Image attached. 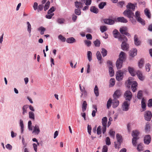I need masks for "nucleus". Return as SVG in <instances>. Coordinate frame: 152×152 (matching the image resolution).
<instances>
[{"mask_svg": "<svg viewBox=\"0 0 152 152\" xmlns=\"http://www.w3.org/2000/svg\"><path fill=\"white\" fill-rule=\"evenodd\" d=\"M127 10H132L133 11H134L135 9V6L134 4L129 3L126 6Z\"/></svg>", "mask_w": 152, "mask_h": 152, "instance_id": "17", "label": "nucleus"}, {"mask_svg": "<svg viewBox=\"0 0 152 152\" xmlns=\"http://www.w3.org/2000/svg\"><path fill=\"white\" fill-rule=\"evenodd\" d=\"M121 142H114V146L115 148L116 149H119L121 146Z\"/></svg>", "mask_w": 152, "mask_h": 152, "instance_id": "38", "label": "nucleus"}, {"mask_svg": "<svg viewBox=\"0 0 152 152\" xmlns=\"http://www.w3.org/2000/svg\"><path fill=\"white\" fill-rule=\"evenodd\" d=\"M97 58L98 61H100L102 59V56L99 51H97L96 53Z\"/></svg>", "mask_w": 152, "mask_h": 152, "instance_id": "47", "label": "nucleus"}, {"mask_svg": "<svg viewBox=\"0 0 152 152\" xmlns=\"http://www.w3.org/2000/svg\"><path fill=\"white\" fill-rule=\"evenodd\" d=\"M58 38L59 39L63 42H64L66 41V38L61 34H60L58 36Z\"/></svg>", "mask_w": 152, "mask_h": 152, "instance_id": "50", "label": "nucleus"}, {"mask_svg": "<svg viewBox=\"0 0 152 152\" xmlns=\"http://www.w3.org/2000/svg\"><path fill=\"white\" fill-rule=\"evenodd\" d=\"M109 71L110 76H114V72L112 67H109Z\"/></svg>", "mask_w": 152, "mask_h": 152, "instance_id": "33", "label": "nucleus"}, {"mask_svg": "<svg viewBox=\"0 0 152 152\" xmlns=\"http://www.w3.org/2000/svg\"><path fill=\"white\" fill-rule=\"evenodd\" d=\"M140 12L137 11L135 12V17L138 22L140 23L143 25L145 24L144 20L142 19L140 17Z\"/></svg>", "mask_w": 152, "mask_h": 152, "instance_id": "4", "label": "nucleus"}, {"mask_svg": "<svg viewBox=\"0 0 152 152\" xmlns=\"http://www.w3.org/2000/svg\"><path fill=\"white\" fill-rule=\"evenodd\" d=\"M115 80L114 79L111 78L110 79V86H113L115 85Z\"/></svg>", "mask_w": 152, "mask_h": 152, "instance_id": "55", "label": "nucleus"}, {"mask_svg": "<svg viewBox=\"0 0 152 152\" xmlns=\"http://www.w3.org/2000/svg\"><path fill=\"white\" fill-rule=\"evenodd\" d=\"M87 58L89 61L92 60V53L91 51H88L87 53Z\"/></svg>", "mask_w": 152, "mask_h": 152, "instance_id": "28", "label": "nucleus"}, {"mask_svg": "<svg viewBox=\"0 0 152 152\" xmlns=\"http://www.w3.org/2000/svg\"><path fill=\"white\" fill-rule=\"evenodd\" d=\"M151 137L149 135L145 136L144 138V142L145 144H148L150 142Z\"/></svg>", "mask_w": 152, "mask_h": 152, "instance_id": "16", "label": "nucleus"}, {"mask_svg": "<svg viewBox=\"0 0 152 152\" xmlns=\"http://www.w3.org/2000/svg\"><path fill=\"white\" fill-rule=\"evenodd\" d=\"M119 41L122 42L121 45V49L124 50L128 51L129 50V44L127 43L128 41L127 37L125 36H124L123 38Z\"/></svg>", "mask_w": 152, "mask_h": 152, "instance_id": "2", "label": "nucleus"}, {"mask_svg": "<svg viewBox=\"0 0 152 152\" xmlns=\"http://www.w3.org/2000/svg\"><path fill=\"white\" fill-rule=\"evenodd\" d=\"M29 118L33 120H34V114L32 112H30L29 113Z\"/></svg>", "mask_w": 152, "mask_h": 152, "instance_id": "45", "label": "nucleus"}, {"mask_svg": "<svg viewBox=\"0 0 152 152\" xmlns=\"http://www.w3.org/2000/svg\"><path fill=\"white\" fill-rule=\"evenodd\" d=\"M123 61L120 59H117L116 62V66L118 69H120L122 67Z\"/></svg>", "mask_w": 152, "mask_h": 152, "instance_id": "12", "label": "nucleus"}, {"mask_svg": "<svg viewBox=\"0 0 152 152\" xmlns=\"http://www.w3.org/2000/svg\"><path fill=\"white\" fill-rule=\"evenodd\" d=\"M137 50L136 48L133 49L130 51V55L132 57H134L137 54Z\"/></svg>", "mask_w": 152, "mask_h": 152, "instance_id": "24", "label": "nucleus"}, {"mask_svg": "<svg viewBox=\"0 0 152 152\" xmlns=\"http://www.w3.org/2000/svg\"><path fill=\"white\" fill-rule=\"evenodd\" d=\"M150 125L148 122L147 123L145 126V130L146 132H148L150 131Z\"/></svg>", "mask_w": 152, "mask_h": 152, "instance_id": "40", "label": "nucleus"}, {"mask_svg": "<svg viewBox=\"0 0 152 152\" xmlns=\"http://www.w3.org/2000/svg\"><path fill=\"white\" fill-rule=\"evenodd\" d=\"M55 10V8L54 7H52L48 11V14H52L53 12Z\"/></svg>", "mask_w": 152, "mask_h": 152, "instance_id": "57", "label": "nucleus"}, {"mask_svg": "<svg viewBox=\"0 0 152 152\" xmlns=\"http://www.w3.org/2000/svg\"><path fill=\"white\" fill-rule=\"evenodd\" d=\"M84 42L86 45L88 47L90 46L91 44V42L88 40H86L84 41Z\"/></svg>", "mask_w": 152, "mask_h": 152, "instance_id": "56", "label": "nucleus"}, {"mask_svg": "<svg viewBox=\"0 0 152 152\" xmlns=\"http://www.w3.org/2000/svg\"><path fill=\"white\" fill-rule=\"evenodd\" d=\"M112 103V100L110 99H109L107 102V106L108 109L111 107V104Z\"/></svg>", "mask_w": 152, "mask_h": 152, "instance_id": "46", "label": "nucleus"}, {"mask_svg": "<svg viewBox=\"0 0 152 152\" xmlns=\"http://www.w3.org/2000/svg\"><path fill=\"white\" fill-rule=\"evenodd\" d=\"M113 107L115 108L117 107L119 105V101L117 99H114L112 102Z\"/></svg>", "mask_w": 152, "mask_h": 152, "instance_id": "18", "label": "nucleus"}, {"mask_svg": "<svg viewBox=\"0 0 152 152\" xmlns=\"http://www.w3.org/2000/svg\"><path fill=\"white\" fill-rule=\"evenodd\" d=\"M26 24L27 25V31L30 34L31 29V25L28 21L26 22Z\"/></svg>", "mask_w": 152, "mask_h": 152, "instance_id": "35", "label": "nucleus"}, {"mask_svg": "<svg viewBox=\"0 0 152 152\" xmlns=\"http://www.w3.org/2000/svg\"><path fill=\"white\" fill-rule=\"evenodd\" d=\"M66 42L69 43H72L76 42L75 39L73 37H69L66 40Z\"/></svg>", "mask_w": 152, "mask_h": 152, "instance_id": "25", "label": "nucleus"}, {"mask_svg": "<svg viewBox=\"0 0 152 152\" xmlns=\"http://www.w3.org/2000/svg\"><path fill=\"white\" fill-rule=\"evenodd\" d=\"M106 4V2H101L99 4V7L100 9H102Z\"/></svg>", "mask_w": 152, "mask_h": 152, "instance_id": "37", "label": "nucleus"}, {"mask_svg": "<svg viewBox=\"0 0 152 152\" xmlns=\"http://www.w3.org/2000/svg\"><path fill=\"white\" fill-rule=\"evenodd\" d=\"M116 20L118 22L123 23H126L128 22L127 20L124 17H118Z\"/></svg>", "mask_w": 152, "mask_h": 152, "instance_id": "22", "label": "nucleus"}, {"mask_svg": "<svg viewBox=\"0 0 152 152\" xmlns=\"http://www.w3.org/2000/svg\"><path fill=\"white\" fill-rule=\"evenodd\" d=\"M123 14L125 16L129 18L130 20L131 18H133L134 16V13L131 10L127 9L124 11Z\"/></svg>", "mask_w": 152, "mask_h": 152, "instance_id": "5", "label": "nucleus"}, {"mask_svg": "<svg viewBox=\"0 0 152 152\" xmlns=\"http://www.w3.org/2000/svg\"><path fill=\"white\" fill-rule=\"evenodd\" d=\"M101 52L103 57H105L107 55V50L103 48H102V51Z\"/></svg>", "mask_w": 152, "mask_h": 152, "instance_id": "41", "label": "nucleus"}, {"mask_svg": "<svg viewBox=\"0 0 152 152\" xmlns=\"http://www.w3.org/2000/svg\"><path fill=\"white\" fill-rule=\"evenodd\" d=\"M28 107V105H26L23 106L22 107L23 112L22 114L23 115H24L26 113H27V109Z\"/></svg>", "mask_w": 152, "mask_h": 152, "instance_id": "29", "label": "nucleus"}, {"mask_svg": "<svg viewBox=\"0 0 152 152\" xmlns=\"http://www.w3.org/2000/svg\"><path fill=\"white\" fill-rule=\"evenodd\" d=\"M40 132L39 127L38 125L36 124L34 127V130L32 132L33 133L35 134H38Z\"/></svg>", "mask_w": 152, "mask_h": 152, "instance_id": "13", "label": "nucleus"}, {"mask_svg": "<svg viewBox=\"0 0 152 152\" xmlns=\"http://www.w3.org/2000/svg\"><path fill=\"white\" fill-rule=\"evenodd\" d=\"M127 72V69H126L118 70L116 72L115 76H124V75H126V73Z\"/></svg>", "mask_w": 152, "mask_h": 152, "instance_id": "11", "label": "nucleus"}, {"mask_svg": "<svg viewBox=\"0 0 152 152\" xmlns=\"http://www.w3.org/2000/svg\"><path fill=\"white\" fill-rule=\"evenodd\" d=\"M144 63V60L142 59H141L138 62V66L140 68H142L143 66Z\"/></svg>", "mask_w": 152, "mask_h": 152, "instance_id": "42", "label": "nucleus"}, {"mask_svg": "<svg viewBox=\"0 0 152 152\" xmlns=\"http://www.w3.org/2000/svg\"><path fill=\"white\" fill-rule=\"evenodd\" d=\"M90 10L91 12L97 14L99 12L98 9L95 6H91L90 9Z\"/></svg>", "mask_w": 152, "mask_h": 152, "instance_id": "23", "label": "nucleus"}, {"mask_svg": "<svg viewBox=\"0 0 152 152\" xmlns=\"http://www.w3.org/2000/svg\"><path fill=\"white\" fill-rule=\"evenodd\" d=\"M20 125L21 127V132L22 133L23 131L24 125L23 121L21 119L20 120Z\"/></svg>", "mask_w": 152, "mask_h": 152, "instance_id": "49", "label": "nucleus"}, {"mask_svg": "<svg viewBox=\"0 0 152 152\" xmlns=\"http://www.w3.org/2000/svg\"><path fill=\"white\" fill-rule=\"evenodd\" d=\"M100 29L101 32L103 33L106 31L107 30V27L105 26H102L100 27Z\"/></svg>", "mask_w": 152, "mask_h": 152, "instance_id": "51", "label": "nucleus"}, {"mask_svg": "<svg viewBox=\"0 0 152 152\" xmlns=\"http://www.w3.org/2000/svg\"><path fill=\"white\" fill-rule=\"evenodd\" d=\"M94 91L95 94L96 96H97L99 95V90L98 88L96 85L94 89Z\"/></svg>", "mask_w": 152, "mask_h": 152, "instance_id": "39", "label": "nucleus"}, {"mask_svg": "<svg viewBox=\"0 0 152 152\" xmlns=\"http://www.w3.org/2000/svg\"><path fill=\"white\" fill-rule=\"evenodd\" d=\"M101 126H99L97 129V133L99 135L101 134Z\"/></svg>", "mask_w": 152, "mask_h": 152, "instance_id": "59", "label": "nucleus"}, {"mask_svg": "<svg viewBox=\"0 0 152 152\" xmlns=\"http://www.w3.org/2000/svg\"><path fill=\"white\" fill-rule=\"evenodd\" d=\"M142 108L143 109V110H146V104L145 103V100L144 98H142L141 101Z\"/></svg>", "mask_w": 152, "mask_h": 152, "instance_id": "26", "label": "nucleus"}, {"mask_svg": "<svg viewBox=\"0 0 152 152\" xmlns=\"http://www.w3.org/2000/svg\"><path fill=\"white\" fill-rule=\"evenodd\" d=\"M39 31H40V34L42 35L44 34V32L45 30V29L42 26H41L38 29Z\"/></svg>", "mask_w": 152, "mask_h": 152, "instance_id": "44", "label": "nucleus"}, {"mask_svg": "<svg viewBox=\"0 0 152 152\" xmlns=\"http://www.w3.org/2000/svg\"><path fill=\"white\" fill-rule=\"evenodd\" d=\"M87 106L86 102V101H84L82 105V110L83 112L86 110L87 108Z\"/></svg>", "mask_w": 152, "mask_h": 152, "instance_id": "31", "label": "nucleus"}, {"mask_svg": "<svg viewBox=\"0 0 152 152\" xmlns=\"http://www.w3.org/2000/svg\"><path fill=\"white\" fill-rule=\"evenodd\" d=\"M121 95L120 91L119 90H117L115 92L113 95V97L114 99H117L119 98Z\"/></svg>", "mask_w": 152, "mask_h": 152, "instance_id": "19", "label": "nucleus"}, {"mask_svg": "<svg viewBox=\"0 0 152 152\" xmlns=\"http://www.w3.org/2000/svg\"><path fill=\"white\" fill-rule=\"evenodd\" d=\"M144 116L145 119L147 121H150L152 117V114L151 111H147L144 113Z\"/></svg>", "mask_w": 152, "mask_h": 152, "instance_id": "8", "label": "nucleus"}, {"mask_svg": "<svg viewBox=\"0 0 152 152\" xmlns=\"http://www.w3.org/2000/svg\"><path fill=\"white\" fill-rule=\"evenodd\" d=\"M75 7L77 8H81L83 7V3L78 1L75 2Z\"/></svg>", "mask_w": 152, "mask_h": 152, "instance_id": "32", "label": "nucleus"}, {"mask_svg": "<svg viewBox=\"0 0 152 152\" xmlns=\"http://www.w3.org/2000/svg\"><path fill=\"white\" fill-rule=\"evenodd\" d=\"M151 67V65L149 64H147L145 65V69L147 71L149 72L150 70V68Z\"/></svg>", "mask_w": 152, "mask_h": 152, "instance_id": "60", "label": "nucleus"}, {"mask_svg": "<svg viewBox=\"0 0 152 152\" xmlns=\"http://www.w3.org/2000/svg\"><path fill=\"white\" fill-rule=\"evenodd\" d=\"M139 132L137 130H133L132 131V136L133 138L132 139V143L133 146H135L137 143V140L139 138Z\"/></svg>", "mask_w": 152, "mask_h": 152, "instance_id": "3", "label": "nucleus"}, {"mask_svg": "<svg viewBox=\"0 0 152 152\" xmlns=\"http://www.w3.org/2000/svg\"><path fill=\"white\" fill-rule=\"evenodd\" d=\"M124 96L126 100L130 101L132 97V95L130 91H127L125 93Z\"/></svg>", "mask_w": 152, "mask_h": 152, "instance_id": "10", "label": "nucleus"}, {"mask_svg": "<svg viewBox=\"0 0 152 152\" xmlns=\"http://www.w3.org/2000/svg\"><path fill=\"white\" fill-rule=\"evenodd\" d=\"M104 23L109 25H113L115 23V21L114 20L110 19H105L104 20Z\"/></svg>", "mask_w": 152, "mask_h": 152, "instance_id": "15", "label": "nucleus"}, {"mask_svg": "<svg viewBox=\"0 0 152 152\" xmlns=\"http://www.w3.org/2000/svg\"><path fill=\"white\" fill-rule=\"evenodd\" d=\"M134 44L136 45H140L141 42L138 38L136 34H135L134 37Z\"/></svg>", "mask_w": 152, "mask_h": 152, "instance_id": "20", "label": "nucleus"}, {"mask_svg": "<svg viewBox=\"0 0 152 152\" xmlns=\"http://www.w3.org/2000/svg\"><path fill=\"white\" fill-rule=\"evenodd\" d=\"M135 75H137V76H142V72L139 70H137L135 71Z\"/></svg>", "mask_w": 152, "mask_h": 152, "instance_id": "62", "label": "nucleus"}, {"mask_svg": "<svg viewBox=\"0 0 152 152\" xmlns=\"http://www.w3.org/2000/svg\"><path fill=\"white\" fill-rule=\"evenodd\" d=\"M129 104L128 102L125 101L123 103L122 106V108L123 111H126L128 110L129 109Z\"/></svg>", "mask_w": 152, "mask_h": 152, "instance_id": "14", "label": "nucleus"}, {"mask_svg": "<svg viewBox=\"0 0 152 152\" xmlns=\"http://www.w3.org/2000/svg\"><path fill=\"white\" fill-rule=\"evenodd\" d=\"M94 43L96 47H99L100 44V42L99 41L98 39H96V41H94Z\"/></svg>", "mask_w": 152, "mask_h": 152, "instance_id": "54", "label": "nucleus"}, {"mask_svg": "<svg viewBox=\"0 0 152 152\" xmlns=\"http://www.w3.org/2000/svg\"><path fill=\"white\" fill-rule=\"evenodd\" d=\"M106 144L107 145H109L111 144L110 139L109 137H107L106 140Z\"/></svg>", "mask_w": 152, "mask_h": 152, "instance_id": "61", "label": "nucleus"}, {"mask_svg": "<svg viewBox=\"0 0 152 152\" xmlns=\"http://www.w3.org/2000/svg\"><path fill=\"white\" fill-rule=\"evenodd\" d=\"M57 22L60 24H63L65 22V20L63 18H58L57 20Z\"/></svg>", "mask_w": 152, "mask_h": 152, "instance_id": "53", "label": "nucleus"}, {"mask_svg": "<svg viewBox=\"0 0 152 152\" xmlns=\"http://www.w3.org/2000/svg\"><path fill=\"white\" fill-rule=\"evenodd\" d=\"M133 80L132 77H129L128 80L126 82V86L128 88H130V85H131V88L133 92H135L137 90V83L135 81H132Z\"/></svg>", "mask_w": 152, "mask_h": 152, "instance_id": "1", "label": "nucleus"}, {"mask_svg": "<svg viewBox=\"0 0 152 152\" xmlns=\"http://www.w3.org/2000/svg\"><path fill=\"white\" fill-rule=\"evenodd\" d=\"M127 28L126 27H123L120 29V31L122 34H124L128 37H130V34L127 31Z\"/></svg>", "mask_w": 152, "mask_h": 152, "instance_id": "9", "label": "nucleus"}, {"mask_svg": "<svg viewBox=\"0 0 152 152\" xmlns=\"http://www.w3.org/2000/svg\"><path fill=\"white\" fill-rule=\"evenodd\" d=\"M142 91L140 90L138 91L137 94V98L138 99H141L142 97Z\"/></svg>", "mask_w": 152, "mask_h": 152, "instance_id": "43", "label": "nucleus"}, {"mask_svg": "<svg viewBox=\"0 0 152 152\" xmlns=\"http://www.w3.org/2000/svg\"><path fill=\"white\" fill-rule=\"evenodd\" d=\"M126 57L125 53L123 51H121L119 56V58L118 59L124 61Z\"/></svg>", "mask_w": 152, "mask_h": 152, "instance_id": "21", "label": "nucleus"}, {"mask_svg": "<svg viewBox=\"0 0 152 152\" xmlns=\"http://www.w3.org/2000/svg\"><path fill=\"white\" fill-rule=\"evenodd\" d=\"M80 90L81 92L80 97L83 96L84 97H86L87 96V92L85 90L84 87L83 86L82 87H81V84H80L79 85Z\"/></svg>", "mask_w": 152, "mask_h": 152, "instance_id": "7", "label": "nucleus"}, {"mask_svg": "<svg viewBox=\"0 0 152 152\" xmlns=\"http://www.w3.org/2000/svg\"><path fill=\"white\" fill-rule=\"evenodd\" d=\"M148 106L149 107H152V99H150L148 100Z\"/></svg>", "mask_w": 152, "mask_h": 152, "instance_id": "63", "label": "nucleus"}, {"mask_svg": "<svg viewBox=\"0 0 152 152\" xmlns=\"http://www.w3.org/2000/svg\"><path fill=\"white\" fill-rule=\"evenodd\" d=\"M113 34L114 37L118 38L119 41L120 40L123 38L124 36H122L116 29H115L113 31Z\"/></svg>", "mask_w": 152, "mask_h": 152, "instance_id": "6", "label": "nucleus"}, {"mask_svg": "<svg viewBox=\"0 0 152 152\" xmlns=\"http://www.w3.org/2000/svg\"><path fill=\"white\" fill-rule=\"evenodd\" d=\"M107 147L106 145L104 146L102 149V152H107Z\"/></svg>", "mask_w": 152, "mask_h": 152, "instance_id": "64", "label": "nucleus"}, {"mask_svg": "<svg viewBox=\"0 0 152 152\" xmlns=\"http://www.w3.org/2000/svg\"><path fill=\"white\" fill-rule=\"evenodd\" d=\"M116 137L117 142H121L122 141V136L119 134H117L116 135Z\"/></svg>", "mask_w": 152, "mask_h": 152, "instance_id": "36", "label": "nucleus"}, {"mask_svg": "<svg viewBox=\"0 0 152 152\" xmlns=\"http://www.w3.org/2000/svg\"><path fill=\"white\" fill-rule=\"evenodd\" d=\"M145 14L148 17L150 18L151 17V15L149 12V10L147 9H145L144 10Z\"/></svg>", "mask_w": 152, "mask_h": 152, "instance_id": "48", "label": "nucleus"}, {"mask_svg": "<svg viewBox=\"0 0 152 152\" xmlns=\"http://www.w3.org/2000/svg\"><path fill=\"white\" fill-rule=\"evenodd\" d=\"M128 70L129 73L132 76H135V71H134L133 68L129 67Z\"/></svg>", "mask_w": 152, "mask_h": 152, "instance_id": "27", "label": "nucleus"}, {"mask_svg": "<svg viewBox=\"0 0 152 152\" xmlns=\"http://www.w3.org/2000/svg\"><path fill=\"white\" fill-rule=\"evenodd\" d=\"M107 119L106 117H104L102 119V124L103 126H107Z\"/></svg>", "mask_w": 152, "mask_h": 152, "instance_id": "30", "label": "nucleus"}, {"mask_svg": "<svg viewBox=\"0 0 152 152\" xmlns=\"http://www.w3.org/2000/svg\"><path fill=\"white\" fill-rule=\"evenodd\" d=\"M54 15V13L48 14L45 16L46 18L48 19H50L52 18V16Z\"/></svg>", "mask_w": 152, "mask_h": 152, "instance_id": "58", "label": "nucleus"}, {"mask_svg": "<svg viewBox=\"0 0 152 152\" xmlns=\"http://www.w3.org/2000/svg\"><path fill=\"white\" fill-rule=\"evenodd\" d=\"M50 2L49 1H48L45 4V6L44 7V10L45 11H46L47 10L50 6Z\"/></svg>", "mask_w": 152, "mask_h": 152, "instance_id": "52", "label": "nucleus"}, {"mask_svg": "<svg viewBox=\"0 0 152 152\" xmlns=\"http://www.w3.org/2000/svg\"><path fill=\"white\" fill-rule=\"evenodd\" d=\"M137 149L139 151H141L144 150V147L142 143H140L138 145Z\"/></svg>", "mask_w": 152, "mask_h": 152, "instance_id": "34", "label": "nucleus"}]
</instances>
